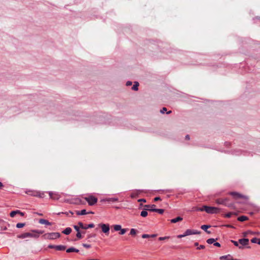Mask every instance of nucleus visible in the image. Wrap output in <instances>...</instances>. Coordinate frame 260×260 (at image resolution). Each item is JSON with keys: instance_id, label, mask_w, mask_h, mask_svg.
<instances>
[{"instance_id": "nucleus-49", "label": "nucleus", "mask_w": 260, "mask_h": 260, "mask_svg": "<svg viewBox=\"0 0 260 260\" xmlns=\"http://www.w3.org/2000/svg\"><path fill=\"white\" fill-rule=\"evenodd\" d=\"M186 236V235H185V233L183 234H181V235H179L177 236V238H181L182 237H184Z\"/></svg>"}, {"instance_id": "nucleus-22", "label": "nucleus", "mask_w": 260, "mask_h": 260, "mask_svg": "<svg viewBox=\"0 0 260 260\" xmlns=\"http://www.w3.org/2000/svg\"><path fill=\"white\" fill-rule=\"evenodd\" d=\"M232 256L230 254L221 256L220 257V259H224L225 260H230V259H232Z\"/></svg>"}, {"instance_id": "nucleus-21", "label": "nucleus", "mask_w": 260, "mask_h": 260, "mask_svg": "<svg viewBox=\"0 0 260 260\" xmlns=\"http://www.w3.org/2000/svg\"><path fill=\"white\" fill-rule=\"evenodd\" d=\"M76 214L78 215H83L87 214V212H86V210L85 209H83L81 211H77Z\"/></svg>"}, {"instance_id": "nucleus-56", "label": "nucleus", "mask_w": 260, "mask_h": 260, "mask_svg": "<svg viewBox=\"0 0 260 260\" xmlns=\"http://www.w3.org/2000/svg\"><path fill=\"white\" fill-rule=\"evenodd\" d=\"M251 233L250 231H247L243 233L244 236L246 237L248 233Z\"/></svg>"}, {"instance_id": "nucleus-40", "label": "nucleus", "mask_w": 260, "mask_h": 260, "mask_svg": "<svg viewBox=\"0 0 260 260\" xmlns=\"http://www.w3.org/2000/svg\"><path fill=\"white\" fill-rule=\"evenodd\" d=\"M169 238H170V237H169V236L160 237H159L158 238V240L159 241H162V240H166V239H168Z\"/></svg>"}, {"instance_id": "nucleus-55", "label": "nucleus", "mask_w": 260, "mask_h": 260, "mask_svg": "<svg viewBox=\"0 0 260 260\" xmlns=\"http://www.w3.org/2000/svg\"><path fill=\"white\" fill-rule=\"evenodd\" d=\"M157 236L156 234H152V235H150V238H154V237H156Z\"/></svg>"}, {"instance_id": "nucleus-58", "label": "nucleus", "mask_w": 260, "mask_h": 260, "mask_svg": "<svg viewBox=\"0 0 260 260\" xmlns=\"http://www.w3.org/2000/svg\"><path fill=\"white\" fill-rule=\"evenodd\" d=\"M185 139L187 140H189L190 139V137H189V136L188 135H187L185 136Z\"/></svg>"}, {"instance_id": "nucleus-44", "label": "nucleus", "mask_w": 260, "mask_h": 260, "mask_svg": "<svg viewBox=\"0 0 260 260\" xmlns=\"http://www.w3.org/2000/svg\"><path fill=\"white\" fill-rule=\"evenodd\" d=\"M56 246L57 245H51V244H50L48 246V247L49 248H51V249H56Z\"/></svg>"}, {"instance_id": "nucleus-4", "label": "nucleus", "mask_w": 260, "mask_h": 260, "mask_svg": "<svg viewBox=\"0 0 260 260\" xmlns=\"http://www.w3.org/2000/svg\"><path fill=\"white\" fill-rule=\"evenodd\" d=\"M18 237L20 239H24L27 237H31V238H39L38 234H36L34 233H23L19 236H18Z\"/></svg>"}, {"instance_id": "nucleus-54", "label": "nucleus", "mask_w": 260, "mask_h": 260, "mask_svg": "<svg viewBox=\"0 0 260 260\" xmlns=\"http://www.w3.org/2000/svg\"><path fill=\"white\" fill-rule=\"evenodd\" d=\"M132 84V82L131 81H127L126 83V85L128 86H130Z\"/></svg>"}, {"instance_id": "nucleus-38", "label": "nucleus", "mask_w": 260, "mask_h": 260, "mask_svg": "<svg viewBox=\"0 0 260 260\" xmlns=\"http://www.w3.org/2000/svg\"><path fill=\"white\" fill-rule=\"evenodd\" d=\"M127 230V229H122L121 228V230H120V232L119 233V234L121 235H124L126 233Z\"/></svg>"}, {"instance_id": "nucleus-7", "label": "nucleus", "mask_w": 260, "mask_h": 260, "mask_svg": "<svg viewBox=\"0 0 260 260\" xmlns=\"http://www.w3.org/2000/svg\"><path fill=\"white\" fill-rule=\"evenodd\" d=\"M78 224L79 225L80 228L83 230H87L89 228H92L94 226V224L92 223L89 224L84 225L82 222H79Z\"/></svg>"}, {"instance_id": "nucleus-10", "label": "nucleus", "mask_w": 260, "mask_h": 260, "mask_svg": "<svg viewBox=\"0 0 260 260\" xmlns=\"http://www.w3.org/2000/svg\"><path fill=\"white\" fill-rule=\"evenodd\" d=\"M144 209L145 210H147L148 211H152V210L151 209H155L156 205H154V204H152V205H145L144 206Z\"/></svg>"}, {"instance_id": "nucleus-48", "label": "nucleus", "mask_w": 260, "mask_h": 260, "mask_svg": "<svg viewBox=\"0 0 260 260\" xmlns=\"http://www.w3.org/2000/svg\"><path fill=\"white\" fill-rule=\"evenodd\" d=\"M224 226L226 228H233V229L235 228V227L233 225H231V224H225Z\"/></svg>"}, {"instance_id": "nucleus-35", "label": "nucleus", "mask_w": 260, "mask_h": 260, "mask_svg": "<svg viewBox=\"0 0 260 260\" xmlns=\"http://www.w3.org/2000/svg\"><path fill=\"white\" fill-rule=\"evenodd\" d=\"M37 197H39L40 198H43L45 197V193L44 192H40V191H38V193H37Z\"/></svg>"}, {"instance_id": "nucleus-13", "label": "nucleus", "mask_w": 260, "mask_h": 260, "mask_svg": "<svg viewBox=\"0 0 260 260\" xmlns=\"http://www.w3.org/2000/svg\"><path fill=\"white\" fill-rule=\"evenodd\" d=\"M25 193L28 195L36 197L37 196L38 191L35 190H28L25 191Z\"/></svg>"}, {"instance_id": "nucleus-46", "label": "nucleus", "mask_w": 260, "mask_h": 260, "mask_svg": "<svg viewBox=\"0 0 260 260\" xmlns=\"http://www.w3.org/2000/svg\"><path fill=\"white\" fill-rule=\"evenodd\" d=\"M232 215V213L229 212L225 214L224 216L226 218H230Z\"/></svg>"}, {"instance_id": "nucleus-43", "label": "nucleus", "mask_w": 260, "mask_h": 260, "mask_svg": "<svg viewBox=\"0 0 260 260\" xmlns=\"http://www.w3.org/2000/svg\"><path fill=\"white\" fill-rule=\"evenodd\" d=\"M192 235H198V234H201V232L200 231H197V230H192Z\"/></svg>"}, {"instance_id": "nucleus-23", "label": "nucleus", "mask_w": 260, "mask_h": 260, "mask_svg": "<svg viewBox=\"0 0 260 260\" xmlns=\"http://www.w3.org/2000/svg\"><path fill=\"white\" fill-rule=\"evenodd\" d=\"M66 249V246L60 245L56 246V250H58V251H63V250H64Z\"/></svg>"}, {"instance_id": "nucleus-42", "label": "nucleus", "mask_w": 260, "mask_h": 260, "mask_svg": "<svg viewBox=\"0 0 260 260\" xmlns=\"http://www.w3.org/2000/svg\"><path fill=\"white\" fill-rule=\"evenodd\" d=\"M82 246H83L84 247H85V248H87V249H88V248H91V245H90V244H85V243H83V244H82Z\"/></svg>"}, {"instance_id": "nucleus-57", "label": "nucleus", "mask_w": 260, "mask_h": 260, "mask_svg": "<svg viewBox=\"0 0 260 260\" xmlns=\"http://www.w3.org/2000/svg\"><path fill=\"white\" fill-rule=\"evenodd\" d=\"M4 223H5V222L3 219H0V224L2 225Z\"/></svg>"}, {"instance_id": "nucleus-53", "label": "nucleus", "mask_w": 260, "mask_h": 260, "mask_svg": "<svg viewBox=\"0 0 260 260\" xmlns=\"http://www.w3.org/2000/svg\"><path fill=\"white\" fill-rule=\"evenodd\" d=\"M214 246H217V247H220V244L218 242H215L214 243V244H213Z\"/></svg>"}, {"instance_id": "nucleus-26", "label": "nucleus", "mask_w": 260, "mask_h": 260, "mask_svg": "<svg viewBox=\"0 0 260 260\" xmlns=\"http://www.w3.org/2000/svg\"><path fill=\"white\" fill-rule=\"evenodd\" d=\"M139 83L138 82H135L134 85L132 87L133 90L137 91L138 90Z\"/></svg>"}, {"instance_id": "nucleus-8", "label": "nucleus", "mask_w": 260, "mask_h": 260, "mask_svg": "<svg viewBox=\"0 0 260 260\" xmlns=\"http://www.w3.org/2000/svg\"><path fill=\"white\" fill-rule=\"evenodd\" d=\"M239 243L243 247L244 246H246L249 243V240L246 238L240 239L239 240Z\"/></svg>"}, {"instance_id": "nucleus-18", "label": "nucleus", "mask_w": 260, "mask_h": 260, "mask_svg": "<svg viewBox=\"0 0 260 260\" xmlns=\"http://www.w3.org/2000/svg\"><path fill=\"white\" fill-rule=\"evenodd\" d=\"M72 232V229L71 228H66L62 232V233L65 235H69Z\"/></svg>"}, {"instance_id": "nucleus-12", "label": "nucleus", "mask_w": 260, "mask_h": 260, "mask_svg": "<svg viewBox=\"0 0 260 260\" xmlns=\"http://www.w3.org/2000/svg\"><path fill=\"white\" fill-rule=\"evenodd\" d=\"M16 214H20L21 216L24 215V213L20 212L19 210L12 211L11 212L10 215L11 217H14Z\"/></svg>"}, {"instance_id": "nucleus-50", "label": "nucleus", "mask_w": 260, "mask_h": 260, "mask_svg": "<svg viewBox=\"0 0 260 260\" xmlns=\"http://www.w3.org/2000/svg\"><path fill=\"white\" fill-rule=\"evenodd\" d=\"M161 200V199L160 197H155L154 199V202H157L158 201H160Z\"/></svg>"}, {"instance_id": "nucleus-34", "label": "nucleus", "mask_w": 260, "mask_h": 260, "mask_svg": "<svg viewBox=\"0 0 260 260\" xmlns=\"http://www.w3.org/2000/svg\"><path fill=\"white\" fill-rule=\"evenodd\" d=\"M211 226L210 225H206V224H204V225H202L201 227V228L204 230L205 231H207V230H208V228H209Z\"/></svg>"}, {"instance_id": "nucleus-61", "label": "nucleus", "mask_w": 260, "mask_h": 260, "mask_svg": "<svg viewBox=\"0 0 260 260\" xmlns=\"http://www.w3.org/2000/svg\"><path fill=\"white\" fill-rule=\"evenodd\" d=\"M61 213L64 214H66V215H68V216L69 215V212H61Z\"/></svg>"}, {"instance_id": "nucleus-20", "label": "nucleus", "mask_w": 260, "mask_h": 260, "mask_svg": "<svg viewBox=\"0 0 260 260\" xmlns=\"http://www.w3.org/2000/svg\"><path fill=\"white\" fill-rule=\"evenodd\" d=\"M182 220H183V218L181 217L178 216L175 218L171 219V222L172 223H176L178 221H182Z\"/></svg>"}, {"instance_id": "nucleus-41", "label": "nucleus", "mask_w": 260, "mask_h": 260, "mask_svg": "<svg viewBox=\"0 0 260 260\" xmlns=\"http://www.w3.org/2000/svg\"><path fill=\"white\" fill-rule=\"evenodd\" d=\"M74 229L77 231V232H80V229H81L79 226V225L78 224V225H74Z\"/></svg>"}, {"instance_id": "nucleus-33", "label": "nucleus", "mask_w": 260, "mask_h": 260, "mask_svg": "<svg viewBox=\"0 0 260 260\" xmlns=\"http://www.w3.org/2000/svg\"><path fill=\"white\" fill-rule=\"evenodd\" d=\"M215 240H216L214 238H210L207 240V243L209 244H214V242H215Z\"/></svg>"}, {"instance_id": "nucleus-28", "label": "nucleus", "mask_w": 260, "mask_h": 260, "mask_svg": "<svg viewBox=\"0 0 260 260\" xmlns=\"http://www.w3.org/2000/svg\"><path fill=\"white\" fill-rule=\"evenodd\" d=\"M231 242L233 243L235 246H236L237 247H238L239 249H243V248L242 246H240L239 245V241L237 242V241H236L232 240H231Z\"/></svg>"}, {"instance_id": "nucleus-39", "label": "nucleus", "mask_w": 260, "mask_h": 260, "mask_svg": "<svg viewBox=\"0 0 260 260\" xmlns=\"http://www.w3.org/2000/svg\"><path fill=\"white\" fill-rule=\"evenodd\" d=\"M258 240V238L256 237L252 238L251 240V242L253 243H257V241Z\"/></svg>"}, {"instance_id": "nucleus-63", "label": "nucleus", "mask_w": 260, "mask_h": 260, "mask_svg": "<svg viewBox=\"0 0 260 260\" xmlns=\"http://www.w3.org/2000/svg\"><path fill=\"white\" fill-rule=\"evenodd\" d=\"M87 214H94V212L92 211H89V212H87Z\"/></svg>"}, {"instance_id": "nucleus-62", "label": "nucleus", "mask_w": 260, "mask_h": 260, "mask_svg": "<svg viewBox=\"0 0 260 260\" xmlns=\"http://www.w3.org/2000/svg\"><path fill=\"white\" fill-rule=\"evenodd\" d=\"M198 245H199V243L198 242H195L194 243V246H198Z\"/></svg>"}, {"instance_id": "nucleus-52", "label": "nucleus", "mask_w": 260, "mask_h": 260, "mask_svg": "<svg viewBox=\"0 0 260 260\" xmlns=\"http://www.w3.org/2000/svg\"><path fill=\"white\" fill-rule=\"evenodd\" d=\"M138 202H144V203H145V202H146V199H139V200H138Z\"/></svg>"}, {"instance_id": "nucleus-15", "label": "nucleus", "mask_w": 260, "mask_h": 260, "mask_svg": "<svg viewBox=\"0 0 260 260\" xmlns=\"http://www.w3.org/2000/svg\"><path fill=\"white\" fill-rule=\"evenodd\" d=\"M140 193V191L138 190H136L133 191L130 195V197L132 198H137L139 194Z\"/></svg>"}, {"instance_id": "nucleus-59", "label": "nucleus", "mask_w": 260, "mask_h": 260, "mask_svg": "<svg viewBox=\"0 0 260 260\" xmlns=\"http://www.w3.org/2000/svg\"><path fill=\"white\" fill-rule=\"evenodd\" d=\"M1 227H2V229L3 230H7V226H2H2H1Z\"/></svg>"}, {"instance_id": "nucleus-5", "label": "nucleus", "mask_w": 260, "mask_h": 260, "mask_svg": "<svg viewBox=\"0 0 260 260\" xmlns=\"http://www.w3.org/2000/svg\"><path fill=\"white\" fill-rule=\"evenodd\" d=\"M99 226L101 228L102 231L106 235H108L110 231V225L109 224L100 223Z\"/></svg>"}, {"instance_id": "nucleus-27", "label": "nucleus", "mask_w": 260, "mask_h": 260, "mask_svg": "<svg viewBox=\"0 0 260 260\" xmlns=\"http://www.w3.org/2000/svg\"><path fill=\"white\" fill-rule=\"evenodd\" d=\"M147 211H148L147 210H145L144 209V210L142 211H141V212L140 213V215L143 217H146L148 215Z\"/></svg>"}, {"instance_id": "nucleus-47", "label": "nucleus", "mask_w": 260, "mask_h": 260, "mask_svg": "<svg viewBox=\"0 0 260 260\" xmlns=\"http://www.w3.org/2000/svg\"><path fill=\"white\" fill-rule=\"evenodd\" d=\"M167 111V109L166 107H164L162 108V109L160 110V112L162 114H164L165 113V112H166Z\"/></svg>"}, {"instance_id": "nucleus-14", "label": "nucleus", "mask_w": 260, "mask_h": 260, "mask_svg": "<svg viewBox=\"0 0 260 260\" xmlns=\"http://www.w3.org/2000/svg\"><path fill=\"white\" fill-rule=\"evenodd\" d=\"M103 201H106L108 202H115L118 201L117 198H108L103 200Z\"/></svg>"}, {"instance_id": "nucleus-45", "label": "nucleus", "mask_w": 260, "mask_h": 260, "mask_svg": "<svg viewBox=\"0 0 260 260\" xmlns=\"http://www.w3.org/2000/svg\"><path fill=\"white\" fill-rule=\"evenodd\" d=\"M142 238H144V239L150 238V235H148V234H143L142 235Z\"/></svg>"}, {"instance_id": "nucleus-60", "label": "nucleus", "mask_w": 260, "mask_h": 260, "mask_svg": "<svg viewBox=\"0 0 260 260\" xmlns=\"http://www.w3.org/2000/svg\"><path fill=\"white\" fill-rule=\"evenodd\" d=\"M3 186H4L3 184L1 182H0V189H2Z\"/></svg>"}, {"instance_id": "nucleus-3", "label": "nucleus", "mask_w": 260, "mask_h": 260, "mask_svg": "<svg viewBox=\"0 0 260 260\" xmlns=\"http://www.w3.org/2000/svg\"><path fill=\"white\" fill-rule=\"evenodd\" d=\"M84 199L89 206H93L98 202V198L92 195H89Z\"/></svg>"}, {"instance_id": "nucleus-30", "label": "nucleus", "mask_w": 260, "mask_h": 260, "mask_svg": "<svg viewBox=\"0 0 260 260\" xmlns=\"http://www.w3.org/2000/svg\"><path fill=\"white\" fill-rule=\"evenodd\" d=\"M113 228L115 231H118L121 230V226L120 224H115L113 225Z\"/></svg>"}, {"instance_id": "nucleus-2", "label": "nucleus", "mask_w": 260, "mask_h": 260, "mask_svg": "<svg viewBox=\"0 0 260 260\" xmlns=\"http://www.w3.org/2000/svg\"><path fill=\"white\" fill-rule=\"evenodd\" d=\"M60 237V234L58 232L46 233L42 236V238L44 239L47 240H55L59 238Z\"/></svg>"}, {"instance_id": "nucleus-11", "label": "nucleus", "mask_w": 260, "mask_h": 260, "mask_svg": "<svg viewBox=\"0 0 260 260\" xmlns=\"http://www.w3.org/2000/svg\"><path fill=\"white\" fill-rule=\"evenodd\" d=\"M39 222L40 224H46L47 225H51L52 224L51 222H49L48 220L45 219H39Z\"/></svg>"}, {"instance_id": "nucleus-51", "label": "nucleus", "mask_w": 260, "mask_h": 260, "mask_svg": "<svg viewBox=\"0 0 260 260\" xmlns=\"http://www.w3.org/2000/svg\"><path fill=\"white\" fill-rule=\"evenodd\" d=\"M205 248V247L204 245H201L200 246L197 247V249H204Z\"/></svg>"}, {"instance_id": "nucleus-31", "label": "nucleus", "mask_w": 260, "mask_h": 260, "mask_svg": "<svg viewBox=\"0 0 260 260\" xmlns=\"http://www.w3.org/2000/svg\"><path fill=\"white\" fill-rule=\"evenodd\" d=\"M137 233V231L135 229H131L129 234L132 236H135Z\"/></svg>"}, {"instance_id": "nucleus-25", "label": "nucleus", "mask_w": 260, "mask_h": 260, "mask_svg": "<svg viewBox=\"0 0 260 260\" xmlns=\"http://www.w3.org/2000/svg\"><path fill=\"white\" fill-rule=\"evenodd\" d=\"M31 232L32 233H35L36 234H38L39 237L40 236V234H43L44 233V231L42 230H32Z\"/></svg>"}, {"instance_id": "nucleus-1", "label": "nucleus", "mask_w": 260, "mask_h": 260, "mask_svg": "<svg viewBox=\"0 0 260 260\" xmlns=\"http://www.w3.org/2000/svg\"><path fill=\"white\" fill-rule=\"evenodd\" d=\"M197 211H206L208 214H216L220 212V209L215 207H210L203 206L201 208H198L196 209Z\"/></svg>"}, {"instance_id": "nucleus-24", "label": "nucleus", "mask_w": 260, "mask_h": 260, "mask_svg": "<svg viewBox=\"0 0 260 260\" xmlns=\"http://www.w3.org/2000/svg\"><path fill=\"white\" fill-rule=\"evenodd\" d=\"M152 212H156L159 214H162L164 212V210L162 209H151Z\"/></svg>"}, {"instance_id": "nucleus-32", "label": "nucleus", "mask_w": 260, "mask_h": 260, "mask_svg": "<svg viewBox=\"0 0 260 260\" xmlns=\"http://www.w3.org/2000/svg\"><path fill=\"white\" fill-rule=\"evenodd\" d=\"M192 230L188 229V230H186V231L185 232V235H186L187 236L192 235Z\"/></svg>"}, {"instance_id": "nucleus-29", "label": "nucleus", "mask_w": 260, "mask_h": 260, "mask_svg": "<svg viewBox=\"0 0 260 260\" xmlns=\"http://www.w3.org/2000/svg\"><path fill=\"white\" fill-rule=\"evenodd\" d=\"M224 205L228 207H233L234 206V203L232 202H229V200L228 201L225 202V204H224Z\"/></svg>"}, {"instance_id": "nucleus-17", "label": "nucleus", "mask_w": 260, "mask_h": 260, "mask_svg": "<svg viewBox=\"0 0 260 260\" xmlns=\"http://www.w3.org/2000/svg\"><path fill=\"white\" fill-rule=\"evenodd\" d=\"M49 194L50 198L53 199L54 200H57L59 198L57 194L54 193L52 192H49Z\"/></svg>"}, {"instance_id": "nucleus-64", "label": "nucleus", "mask_w": 260, "mask_h": 260, "mask_svg": "<svg viewBox=\"0 0 260 260\" xmlns=\"http://www.w3.org/2000/svg\"><path fill=\"white\" fill-rule=\"evenodd\" d=\"M258 245H260V239H258V240L257 241V243Z\"/></svg>"}, {"instance_id": "nucleus-36", "label": "nucleus", "mask_w": 260, "mask_h": 260, "mask_svg": "<svg viewBox=\"0 0 260 260\" xmlns=\"http://www.w3.org/2000/svg\"><path fill=\"white\" fill-rule=\"evenodd\" d=\"M24 225H25L24 223H18L16 224V228L20 229V228L23 227Z\"/></svg>"}, {"instance_id": "nucleus-16", "label": "nucleus", "mask_w": 260, "mask_h": 260, "mask_svg": "<svg viewBox=\"0 0 260 260\" xmlns=\"http://www.w3.org/2000/svg\"><path fill=\"white\" fill-rule=\"evenodd\" d=\"M66 251L68 253L73 252H78L79 251V250L78 249H76L74 247H70V248H68L67 249Z\"/></svg>"}, {"instance_id": "nucleus-37", "label": "nucleus", "mask_w": 260, "mask_h": 260, "mask_svg": "<svg viewBox=\"0 0 260 260\" xmlns=\"http://www.w3.org/2000/svg\"><path fill=\"white\" fill-rule=\"evenodd\" d=\"M76 237L79 239H82L83 238V236H82V235L81 234V231L78 232L77 233Z\"/></svg>"}, {"instance_id": "nucleus-9", "label": "nucleus", "mask_w": 260, "mask_h": 260, "mask_svg": "<svg viewBox=\"0 0 260 260\" xmlns=\"http://www.w3.org/2000/svg\"><path fill=\"white\" fill-rule=\"evenodd\" d=\"M229 199L228 198L224 199H217L216 200V203L219 205H223L225 204V202L228 201Z\"/></svg>"}, {"instance_id": "nucleus-6", "label": "nucleus", "mask_w": 260, "mask_h": 260, "mask_svg": "<svg viewBox=\"0 0 260 260\" xmlns=\"http://www.w3.org/2000/svg\"><path fill=\"white\" fill-rule=\"evenodd\" d=\"M229 194L231 196H232L233 197V198L235 199V200H237V199H244L245 198V197L242 194H240L237 192H230L229 193Z\"/></svg>"}, {"instance_id": "nucleus-19", "label": "nucleus", "mask_w": 260, "mask_h": 260, "mask_svg": "<svg viewBox=\"0 0 260 260\" xmlns=\"http://www.w3.org/2000/svg\"><path fill=\"white\" fill-rule=\"evenodd\" d=\"M238 220L243 222L248 219V217L246 216L242 215L238 217Z\"/></svg>"}]
</instances>
